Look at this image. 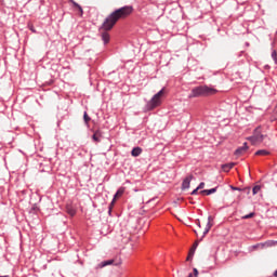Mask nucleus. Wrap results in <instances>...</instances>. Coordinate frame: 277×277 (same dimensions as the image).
<instances>
[{
    "label": "nucleus",
    "instance_id": "obj_1",
    "mask_svg": "<svg viewBox=\"0 0 277 277\" xmlns=\"http://www.w3.org/2000/svg\"><path fill=\"white\" fill-rule=\"evenodd\" d=\"M133 14V5H124L119 9H116L114 12H111L102 24V29L104 32H102V40L104 44H109V32L111 29H114V26L119 21H122L124 18H129Z\"/></svg>",
    "mask_w": 277,
    "mask_h": 277
},
{
    "label": "nucleus",
    "instance_id": "obj_2",
    "mask_svg": "<svg viewBox=\"0 0 277 277\" xmlns=\"http://www.w3.org/2000/svg\"><path fill=\"white\" fill-rule=\"evenodd\" d=\"M213 94H217V91L211 87L199 85L192 89L190 94H188V98H200V96H213Z\"/></svg>",
    "mask_w": 277,
    "mask_h": 277
},
{
    "label": "nucleus",
    "instance_id": "obj_3",
    "mask_svg": "<svg viewBox=\"0 0 277 277\" xmlns=\"http://www.w3.org/2000/svg\"><path fill=\"white\" fill-rule=\"evenodd\" d=\"M163 94V89H161L158 93H156L153 97L151 101L147 102V109L151 111V109H155L161 105V95Z\"/></svg>",
    "mask_w": 277,
    "mask_h": 277
},
{
    "label": "nucleus",
    "instance_id": "obj_4",
    "mask_svg": "<svg viewBox=\"0 0 277 277\" xmlns=\"http://www.w3.org/2000/svg\"><path fill=\"white\" fill-rule=\"evenodd\" d=\"M265 137H267V135L262 134L261 133V127H258L254 130L253 135L249 137V142H251V144H253V145L262 144V142H264Z\"/></svg>",
    "mask_w": 277,
    "mask_h": 277
},
{
    "label": "nucleus",
    "instance_id": "obj_5",
    "mask_svg": "<svg viewBox=\"0 0 277 277\" xmlns=\"http://www.w3.org/2000/svg\"><path fill=\"white\" fill-rule=\"evenodd\" d=\"M211 228H213V216L209 215L208 223L206 225V228H205L203 234H202L201 238L199 239V241H202L205 239V237H207V235H209V230H211Z\"/></svg>",
    "mask_w": 277,
    "mask_h": 277
},
{
    "label": "nucleus",
    "instance_id": "obj_6",
    "mask_svg": "<svg viewBox=\"0 0 277 277\" xmlns=\"http://www.w3.org/2000/svg\"><path fill=\"white\" fill-rule=\"evenodd\" d=\"M194 180V175L186 176L182 182V189H189V186L192 185V181Z\"/></svg>",
    "mask_w": 277,
    "mask_h": 277
},
{
    "label": "nucleus",
    "instance_id": "obj_7",
    "mask_svg": "<svg viewBox=\"0 0 277 277\" xmlns=\"http://www.w3.org/2000/svg\"><path fill=\"white\" fill-rule=\"evenodd\" d=\"M247 151H248V143H243L242 146L238 147L235 150V155H236V157H239L241 155H246Z\"/></svg>",
    "mask_w": 277,
    "mask_h": 277
},
{
    "label": "nucleus",
    "instance_id": "obj_8",
    "mask_svg": "<svg viewBox=\"0 0 277 277\" xmlns=\"http://www.w3.org/2000/svg\"><path fill=\"white\" fill-rule=\"evenodd\" d=\"M102 138H103V132L101 130H95L93 135H92L93 142L98 144V143H101Z\"/></svg>",
    "mask_w": 277,
    "mask_h": 277
},
{
    "label": "nucleus",
    "instance_id": "obj_9",
    "mask_svg": "<svg viewBox=\"0 0 277 277\" xmlns=\"http://www.w3.org/2000/svg\"><path fill=\"white\" fill-rule=\"evenodd\" d=\"M233 168H235V162L222 164L223 172H230V170H233Z\"/></svg>",
    "mask_w": 277,
    "mask_h": 277
},
{
    "label": "nucleus",
    "instance_id": "obj_10",
    "mask_svg": "<svg viewBox=\"0 0 277 277\" xmlns=\"http://www.w3.org/2000/svg\"><path fill=\"white\" fill-rule=\"evenodd\" d=\"M68 1L74 5V8L78 10V12H80V16H83V8L80 6L79 3L75 2V0H68Z\"/></svg>",
    "mask_w": 277,
    "mask_h": 277
},
{
    "label": "nucleus",
    "instance_id": "obj_11",
    "mask_svg": "<svg viewBox=\"0 0 277 277\" xmlns=\"http://www.w3.org/2000/svg\"><path fill=\"white\" fill-rule=\"evenodd\" d=\"M132 157H140L142 155V147H134L131 151Z\"/></svg>",
    "mask_w": 277,
    "mask_h": 277
},
{
    "label": "nucleus",
    "instance_id": "obj_12",
    "mask_svg": "<svg viewBox=\"0 0 277 277\" xmlns=\"http://www.w3.org/2000/svg\"><path fill=\"white\" fill-rule=\"evenodd\" d=\"M267 155H269V150L266 149H259L255 151V156L258 157H267Z\"/></svg>",
    "mask_w": 277,
    "mask_h": 277
},
{
    "label": "nucleus",
    "instance_id": "obj_13",
    "mask_svg": "<svg viewBox=\"0 0 277 277\" xmlns=\"http://www.w3.org/2000/svg\"><path fill=\"white\" fill-rule=\"evenodd\" d=\"M215 192H217V187L203 189L200 192V194H206V196H211V194H215Z\"/></svg>",
    "mask_w": 277,
    "mask_h": 277
},
{
    "label": "nucleus",
    "instance_id": "obj_14",
    "mask_svg": "<svg viewBox=\"0 0 277 277\" xmlns=\"http://www.w3.org/2000/svg\"><path fill=\"white\" fill-rule=\"evenodd\" d=\"M107 265H114V260L103 261L102 263L98 264V267L103 269V267H107Z\"/></svg>",
    "mask_w": 277,
    "mask_h": 277
},
{
    "label": "nucleus",
    "instance_id": "obj_15",
    "mask_svg": "<svg viewBox=\"0 0 277 277\" xmlns=\"http://www.w3.org/2000/svg\"><path fill=\"white\" fill-rule=\"evenodd\" d=\"M124 194V187H120L117 193L114 196V200H116L118 197L122 196Z\"/></svg>",
    "mask_w": 277,
    "mask_h": 277
},
{
    "label": "nucleus",
    "instance_id": "obj_16",
    "mask_svg": "<svg viewBox=\"0 0 277 277\" xmlns=\"http://www.w3.org/2000/svg\"><path fill=\"white\" fill-rule=\"evenodd\" d=\"M83 120L85 124H90V120H92V118H90V116L88 115V111L83 113Z\"/></svg>",
    "mask_w": 277,
    "mask_h": 277
},
{
    "label": "nucleus",
    "instance_id": "obj_17",
    "mask_svg": "<svg viewBox=\"0 0 277 277\" xmlns=\"http://www.w3.org/2000/svg\"><path fill=\"white\" fill-rule=\"evenodd\" d=\"M259 192H261V186H260V185H255V186L252 188V194H253V196H256V194H259Z\"/></svg>",
    "mask_w": 277,
    "mask_h": 277
},
{
    "label": "nucleus",
    "instance_id": "obj_18",
    "mask_svg": "<svg viewBox=\"0 0 277 277\" xmlns=\"http://www.w3.org/2000/svg\"><path fill=\"white\" fill-rule=\"evenodd\" d=\"M194 254H196V252H194V249H190L186 258V261H192V259H194Z\"/></svg>",
    "mask_w": 277,
    "mask_h": 277
},
{
    "label": "nucleus",
    "instance_id": "obj_19",
    "mask_svg": "<svg viewBox=\"0 0 277 277\" xmlns=\"http://www.w3.org/2000/svg\"><path fill=\"white\" fill-rule=\"evenodd\" d=\"M254 215H255V213H254V212H251V213H249V214L243 215L241 219H242V220H250V219L254 217Z\"/></svg>",
    "mask_w": 277,
    "mask_h": 277
},
{
    "label": "nucleus",
    "instance_id": "obj_20",
    "mask_svg": "<svg viewBox=\"0 0 277 277\" xmlns=\"http://www.w3.org/2000/svg\"><path fill=\"white\" fill-rule=\"evenodd\" d=\"M271 56H272V60L275 62V64H277V52H276V50L272 51Z\"/></svg>",
    "mask_w": 277,
    "mask_h": 277
},
{
    "label": "nucleus",
    "instance_id": "obj_21",
    "mask_svg": "<svg viewBox=\"0 0 277 277\" xmlns=\"http://www.w3.org/2000/svg\"><path fill=\"white\" fill-rule=\"evenodd\" d=\"M67 213L69 215H75L77 213V211H75V209H72V208H69V209H67Z\"/></svg>",
    "mask_w": 277,
    "mask_h": 277
},
{
    "label": "nucleus",
    "instance_id": "obj_22",
    "mask_svg": "<svg viewBox=\"0 0 277 277\" xmlns=\"http://www.w3.org/2000/svg\"><path fill=\"white\" fill-rule=\"evenodd\" d=\"M28 28L32 31V34H36V28L34 27V24L28 25Z\"/></svg>",
    "mask_w": 277,
    "mask_h": 277
},
{
    "label": "nucleus",
    "instance_id": "obj_23",
    "mask_svg": "<svg viewBox=\"0 0 277 277\" xmlns=\"http://www.w3.org/2000/svg\"><path fill=\"white\" fill-rule=\"evenodd\" d=\"M230 189H233V192H241V188L237 186H230Z\"/></svg>",
    "mask_w": 277,
    "mask_h": 277
},
{
    "label": "nucleus",
    "instance_id": "obj_24",
    "mask_svg": "<svg viewBox=\"0 0 277 277\" xmlns=\"http://www.w3.org/2000/svg\"><path fill=\"white\" fill-rule=\"evenodd\" d=\"M197 189H205V182H201L199 185H198V187H197Z\"/></svg>",
    "mask_w": 277,
    "mask_h": 277
},
{
    "label": "nucleus",
    "instance_id": "obj_25",
    "mask_svg": "<svg viewBox=\"0 0 277 277\" xmlns=\"http://www.w3.org/2000/svg\"><path fill=\"white\" fill-rule=\"evenodd\" d=\"M196 248H198V241H196L194 245H193V248L190 250H194V252H196Z\"/></svg>",
    "mask_w": 277,
    "mask_h": 277
},
{
    "label": "nucleus",
    "instance_id": "obj_26",
    "mask_svg": "<svg viewBox=\"0 0 277 277\" xmlns=\"http://www.w3.org/2000/svg\"><path fill=\"white\" fill-rule=\"evenodd\" d=\"M198 192H199V189L196 188V189H194L190 194H192V196H196V195L198 194Z\"/></svg>",
    "mask_w": 277,
    "mask_h": 277
},
{
    "label": "nucleus",
    "instance_id": "obj_27",
    "mask_svg": "<svg viewBox=\"0 0 277 277\" xmlns=\"http://www.w3.org/2000/svg\"><path fill=\"white\" fill-rule=\"evenodd\" d=\"M193 272H194V276L198 277V268H194Z\"/></svg>",
    "mask_w": 277,
    "mask_h": 277
},
{
    "label": "nucleus",
    "instance_id": "obj_28",
    "mask_svg": "<svg viewBox=\"0 0 277 277\" xmlns=\"http://www.w3.org/2000/svg\"><path fill=\"white\" fill-rule=\"evenodd\" d=\"M196 224H197V226H198L199 228L202 227V226L200 225V220H197Z\"/></svg>",
    "mask_w": 277,
    "mask_h": 277
},
{
    "label": "nucleus",
    "instance_id": "obj_29",
    "mask_svg": "<svg viewBox=\"0 0 277 277\" xmlns=\"http://www.w3.org/2000/svg\"><path fill=\"white\" fill-rule=\"evenodd\" d=\"M116 202V199H113V201L110 202L109 207H114V203Z\"/></svg>",
    "mask_w": 277,
    "mask_h": 277
},
{
    "label": "nucleus",
    "instance_id": "obj_30",
    "mask_svg": "<svg viewBox=\"0 0 277 277\" xmlns=\"http://www.w3.org/2000/svg\"><path fill=\"white\" fill-rule=\"evenodd\" d=\"M32 211H40V209H38V207H32Z\"/></svg>",
    "mask_w": 277,
    "mask_h": 277
},
{
    "label": "nucleus",
    "instance_id": "obj_31",
    "mask_svg": "<svg viewBox=\"0 0 277 277\" xmlns=\"http://www.w3.org/2000/svg\"><path fill=\"white\" fill-rule=\"evenodd\" d=\"M108 215L111 216V207L108 208Z\"/></svg>",
    "mask_w": 277,
    "mask_h": 277
},
{
    "label": "nucleus",
    "instance_id": "obj_32",
    "mask_svg": "<svg viewBox=\"0 0 277 277\" xmlns=\"http://www.w3.org/2000/svg\"><path fill=\"white\" fill-rule=\"evenodd\" d=\"M188 277H194V274L190 273V274L188 275Z\"/></svg>",
    "mask_w": 277,
    "mask_h": 277
},
{
    "label": "nucleus",
    "instance_id": "obj_33",
    "mask_svg": "<svg viewBox=\"0 0 277 277\" xmlns=\"http://www.w3.org/2000/svg\"><path fill=\"white\" fill-rule=\"evenodd\" d=\"M211 259H212L213 261H215V256L212 255Z\"/></svg>",
    "mask_w": 277,
    "mask_h": 277
},
{
    "label": "nucleus",
    "instance_id": "obj_34",
    "mask_svg": "<svg viewBox=\"0 0 277 277\" xmlns=\"http://www.w3.org/2000/svg\"><path fill=\"white\" fill-rule=\"evenodd\" d=\"M0 277H10V276L5 275V276H0Z\"/></svg>",
    "mask_w": 277,
    "mask_h": 277
}]
</instances>
